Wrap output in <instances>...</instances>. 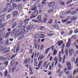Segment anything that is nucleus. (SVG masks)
Listing matches in <instances>:
<instances>
[{
    "label": "nucleus",
    "mask_w": 78,
    "mask_h": 78,
    "mask_svg": "<svg viewBox=\"0 0 78 78\" xmlns=\"http://www.w3.org/2000/svg\"><path fill=\"white\" fill-rule=\"evenodd\" d=\"M35 26L34 25H33L32 26H26V27L25 26H23L21 29V31H20V29H18L16 31V33L15 34V37H19L22 34H24V33H27L29 29L30 30L34 28V27Z\"/></svg>",
    "instance_id": "f257e3e1"
},
{
    "label": "nucleus",
    "mask_w": 78,
    "mask_h": 78,
    "mask_svg": "<svg viewBox=\"0 0 78 78\" xmlns=\"http://www.w3.org/2000/svg\"><path fill=\"white\" fill-rule=\"evenodd\" d=\"M55 2H50L48 4V5L49 6H53V9H55L57 8L58 4L57 3L55 4Z\"/></svg>",
    "instance_id": "f03ea898"
},
{
    "label": "nucleus",
    "mask_w": 78,
    "mask_h": 78,
    "mask_svg": "<svg viewBox=\"0 0 78 78\" xmlns=\"http://www.w3.org/2000/svg\"><path fill=\"white\" fill-rule=\"evenodd\" d=\"M37 19L38 20H36V19H33L32 20V22H34V23H36V22H38V23H41L42 20L41 19V16L39 15L37 17Z\"/></svg>",
    "instance_id": "7ed1b4c3"
},
{
    "label": "nucleus",
    "mask_w": 78,
    "mask_h": 78,
    "mask_svg": "<svg viewBox=\"0 0 78 78\" xmlns=\"http://www.w3.org/2000/svg\"><path fill=\"white\" fill-rule=\"evenodd\" d=\"M69 53L70 56H72V55H73V53H74V51H73V48H72L71 49H69Z\"/></svg>",
    "instance_id": "20e7f679"
},
{
    "label": "nucleus",
    "mask_w": 78,
    "mask_h": 78,
    "mask_svg": "<svg viewBox=\"0 0 78 78\" xmlns=\"http://www.w3.org/2000/svg\"><path fill=\"white\" fill-rule=\"evenodd\" d=\"M71 40H70V38H69V39L68 41V43H67L66 44V47H68V48H69L70 47V45H71Z\"/></svg>",
    "instance_id": "39448f33"
},
{
    "label": "nucleus",
    "mask_w": 78,
    "mask_h": 78,
    "mask_svg": "<svg viewBox=\"0 0 78 78\" xmlns=\"http://www.w3.org/2000/svg\"><path fill=\"white\" fill-rule=\"evenodd\" d=\"M19 14V12L17 11H14L13 12L12 15L13 17H16V16H17V15Z\"/></svg>",
    "instance_id": "423d86ee"
},
{
    "label": "nucleus",
    "mask_w": 78,
    "mask_h": 78,
    "mask_svg": "<svg viewBox=\"0 0 78 78\" xmlns=\"http://www.w3.org/2000/svg\"><path fill=\"white\" fill-rule=\"evenodd\" d=\"M63 41L62 40H61L60 41H58L57 43L56 44H58V46H61L62 44H63Z\"/></svg>",
    "instance_id": "0eeeda50"
},
{
    "label": "nucleus",
    "mask_w": 78,
    "mask_h": 78,
    "mask_svg": "<svg viewBox=\"0 0 78 78\" xmlns=\"http://www.w3.org/2000/svg\"><path fill=\"white\" fill-rule=\"evenodd\" d=\"M14 9V8L13 7H10L9 8V10L8 12H10L12 11Z\"/></svg>",
    "instance_id": "6e6552de"
},
{
    "label": "nucleus",
    "mask_w": 78,
    "mask_h": 78,
    "mask_svg": "<svg viewBox=\"0 0 78 78\" xmlns=\"http://www.w3.org/2000/svg\"><path fill=\"white\" fill-rule=\"evenodd\" d=\"M35 14V12H34L32 13V16L30 17V19H32L33 18H34V17H36L37 16V15H36V16H34Z\"/></svg>",
    "instance_id": "1a4fd4ad"
},
{
    "label": "nucleus",
    "mask_w": 78,
    "mask_h": 78,
    "mask_svg": "<svg viewBox=\"0 0 78 78\" xmlns=\"http://www.w3.org/2000/svg\"><path fill=\"white\" fill-rule=\"evenodd\" d=\"M51 49V47L48 48L46 50H45L44 53H45V54H47V53H48L49 51Z\"/></svg>",
    "instance_id": "9d476101"
},
{
    "label": "nucleus",
    "mask_w": 78,
    "mask_h": 78,
    "mask_svg": "<svg viewBox=\"0 0 78 78\" xmlns=\"http://www.w3.org/2000/svg\"><path fill=\"white\" fill-rule=\"evenodd\" d=\"M62 54H64V49H62V50L59 52V56H61L62 55Z\"/></svg>",
    "instance_id": "9b49d317"
},
{
    "label": "nucleus",
    "mask_w": 78,
    "mask_h": 78,
    "mask_svg": "<svg viewBox=\"0 0 78 78\" xmlns=\"http://www.w3.org/2000/svg\"><path fill=\"white\" fill-rule=\"evenodd\" d=\"M52 27L54 28H56V29L59 28V26L58 25H52Z\"/></svg>",
    "instance_id": "f8f14e48"
},
{
    "label": "nucleus",
    "mask_w": 78,
    "mask_h": 78,
    "mask_svg": "<svg viewBox=\"0 0 78 78\" xmlns=\"http://www.w3.org/2000/svg\"><path fill=\"white\" fill-rule=\"evenodd\" d=\"M30 20L29 19H26L24 21V22L25 23L24 25H27L28 23V22H27V21H29Z\"/></svg>",
    "instance_id": "ddd939ff"
},
{
    "label": "nucleus",
    "mask_w": 78,
    "mask_h": 78,
    "mask_svg": "<svg viewBox=\"0 0 78 78\" xmlns=\"http://www.w3.org/2000/svg\"><path fill=\"white\" fill-rule=\"evenodd\" d=\"M74 63L76 64H77L76 66V67H78V58H76Z\"/></svg>",
    "instance_id": "4468645a"
},
{
    "label": "nucleus",
    "mask_w": 78,
    "mask_h": 78,
    "mask_svg": "<svg viewBox=\"0 0 78 78\" xmlns=\"http://www.w3.org/2000/svg\"><path fill=\"white\" fill-rule=\"evenodd\" d=\"M43 63V61H40L38 65V67H41V66H42V64Z\"/></svg>",
    "instance_id": "2eb2a0df"
},
{
    "label": "nucleus",
    "mask_w": 78,
    "mask_h": 78,
    "mask_svg": "<svg viewBox=\"0 0 78 78\" xmlns=\"http://www.w3.org/2000/svg\"><path fill=\"white\" fill-rule=\"evenodd\" d=\"M39 56L38 58V60H39L40 58H41V54H40L39 52H38L37 54V57H38Z\"/></svg>",
    "instance_id": "dca6fc26"
},
{
    "label": "nucleus",
    "mask_w": 78,
    "mask_h": 78,
    "mask_svg": "<svg viewBox=\"0 0 78 78\" xmlns=\"http://www.w3.org/2000/svg\"><path fill=\"white\" fill-rule=\"evenodd\" d=\"M11 34V33L10 32H8L7 33L6 35H5V38H8V37L9 36V35H10Z\"/></svg>",
    "instance_id": "f3484780"
},
{
    "label": "nucleus",
    "mask_w": 78,
    "mask_h": 78,
    "mask_svg": "<svg viewBox=\"0 0 78 78\" xmlns=\"http://www.w3.org/2000/svg\"><path fill=\"white\" fill-rule=\"evenodd\" d=\"M5 60V58L3 57H0V61H3Z\"/></svg>",
    "instance_id": "a211bd4d"
},
{
    "label": "nucleus",
    "mask_w": 78,
    "mask_h": 78,
    "mask_svg": "<svg viewBox=\"0 0 78 78\" xmlns=\"http://www.w3.org/2000/svg\"><path fill=\"white\" fill-rule=\"evenodd\" d=\"M23 37H24V35H23L22 36H21L19 38H18V39L19 40V41H20V40H21V39H23Z\"/></svg>",
    "instance_id": "6ab92c4d"
},
{
    "label": "nucleus",
    "mask_w": 78,
    "mask_h": 78,
    "mask_svg": "<svg viewBox=\"0 0 78 78\" xmlns=\"http://www.w3.org/2000/svg\"><path fill=\"white\" fill-rule=\"evenodd\" d=\"M17 23H14L13 24L12 27V28H14L16 27V26H17Z\"/></svg>",
    "instance_id": "aec40b11"
},
{
    "label": "nucleus",
    "mask_w": 78,
    "mask_h": 78,
    "mask_svg": "<svg viewBox=\"0 0 78 78\" xmlns=\"http://www.w3.org/2000/svg\"><path fill=\"white\" fill-rule=\"evenodd\" d=\"M12 6L14 8H17V4L16 3H14L12 4Z\"/></svg>",
    "instance_id": "412c9836"
},
{
    "label": "nucleus",
    "mask_w": 78,
    "mask_h": 78,
    "mask_svg": "<svg viewBox=\"0 0 78 78\" xmlns=\"http://www.w3.org/2000/svg\"><path fill=\"white\" fill-rule=\"evenodd\" d=\"M8 75V71L6 70L4 72V76L5 77H6Z\"/></svg>",
    "instance_id": "4be33fe9"
},
{
    "label": "nucleus",
    "mask_w": 78,
    "mask_h": 78,
    "mask_svg": "<svg viewBox=\"0 0 78 78\" xmlns=\"http://www.w3.org/2000/svg\"><path fill=\"white\" fill-rule=\"evenodd\" d=\"M76 60V59H75V58L73 57L71 59V62H73V63H75V62Z\"/></svg>",
    "instance_id": "5701e85b"
},
{
    "label": "nucleus",
    "mask_w": 78,
    "mask_h": 78,
    "mask_svg": "<svg viewBox=\"0 0 78 78\" xmlns=\"http://www.w3.org/2000/svg\"><path fill=\"white\" fill-rule=\"evenodd\" d=\"M34 42H35V48H37V45H36V44H37V40H35L34 41Z\"/></svg>",
    "instance_id": "b1692460"
},
{
    "label": "nucleus",
    "mask_w": 78,
    "mask_h": 78,
    "mask_svg": "<svg viewBox=\"0 0 78 78\" xmlns=\"http://www.w3.org/2000/svg\"><path fill=\"white\" fill-rule=\"evenodd\" d=\"M47 61H44L43 63V67L44 68H45L47 65Z\"/></svg>",
    "instance_id": "393cba45"
},
{
    "label": "nucleus",
    "mask_w": 78,
    "mask_h": 78,
    "mask_svg": "<svg viewBox=\"0 0 78 78\" xmlns=\"http://www.w3.org/2000/svg\"><path fill=\"white\" fill-rule=\"evenodd\" d=\"M56 53H57V50H56V49H55L53 52V55H56Z\"/></svg>",
    "instance_id": "a878e982"
},
{
    "label": "nucleus",
    "mask_w": 78,
    "mask_h": 78,
    "mask_svg": "<svg viewBox=\"0 0 78 78\" xmlns=\"http://www.w3.org/2000/svg\"><path fill=\"white\" fill-rule=\"evenodd\" d=\"M71 66V63L70 62H67L66 63V66L67 67H69V66Z\"/></svg>",
    "instance_id": "bb28decb"
},
{
    "label": "nucleus",
    "mask_w": 78,
    "mask_h": 78,
    "mask_svg": "<svg viewBox=\"0 0 78 78\" xmlns=\"http://www.w3.org/2000/svg\"><path fill=\"white\" fill-rule=\"evenodd\" d=\"M47 0H43L42 2V4L44 5V4H45V3H47Z\"/></svg>",
    "instance_id": "cd10ccee"
},
{
    "label": "nucleus",
    "mask_w": 78,
    "mask_h": 78,
    "mask_svg": "<svg viewBox=\"0 0 78 78\" xmlns=\"http://www.w3.org/2000/svg\"><path fill=\"white\" fill-rule=\"evenodd\" d=\"M7 10H8V7H5L3 10L2 12H6Z\"/></svg>",
    "instance_id": "c85d7f7f"
},
{
    "label": "nucleus",
    "mask_w": 78,
    "mask_h": 78,
    "mask_svg": "<svg viewBox=\"0 0 78 78\" xmlns=\"http://www.w3.org/2000/svg\"><path fill=\"white\" fill-rule=\"evenodd\" d=\"M10 17H11V15H10V14L6 16V17L5 18V20H7V19H9V18H10Z\"/></svg>",
    "instance_id": "c756f323"
},
{
    "label": "nucleus",
    "mask_w": 78,
    "mask_h": 78,
    "mask_svg": "<svg viewBox=\"0 0 78 78\" xmlns=\"http://www.w3.org/2000/svg\"><path fill=\"white\" fill-rule=\"evenodd\" d=\"M11 65L12 66H13L14 65V61H13V60L11 61Z\"/></svg>",
    "instance_id": "7c9ffc66"
},
{
    "label": "nucleus",
    "mask_w": 78,
    "mask_h": 78,
    "mask_svg": "<svg viewBox=\"0 0 78 78\" xmlns=\"http://www.w3.org/2000/svg\"><path fill=\"white\" fill-rule=\"evenodd\" d=\"M19 48H20V46H18L16 48V53H17L18 51H19Z\"/></svg>",
    "instance_id": "2f4dec72"
},
{
    "label": "nucleus",
    "mask_w": 78,
    "mask_h": 78,
    "mask_svg": "<svg viewBox=\"0 0 78 78\" xmlns=\"http://www.w3.org/2000/svg\"><path fill=\"white\" fill-rule=\"evenodd\" d=\"M37 9V6H35L34 7L32 8V9H31L32 11H34Z\"/></svg>",
    "instance_id": "473e14b6"
},
{
    "label": "nucleus",
    "mask_w": 78,
    "mask_h": 78,
    "mask_svg": "<svg viewBox=\"0 0 78 78\" xmlns=\"http://www.w3.org/2000/svg\"><path fill=\"white\" fill-rule=\"evenodd\" d=\"M1 65H2V63H0V66H1ZM5 67H0V70H3L4 69V68Z\"/></svg>",
    "instance_id": "72a5a7b5"
},
{
    "label": "nucleus",
    "mask_w": 78,
    "mask_h": 78,
    "mask_svg": "<svg viewBox=\"0 0 78 78\" xmlns=\"http://www.w3.org/2000/svg\"><path fill=\"white\" fill-rule=\"evenodd\" d=\"M65 55H66V56H68V50L67 49L65 50Z\"/></svg>",
    "instance_id": "f704fd0d"
},
{
    "label": "nucleus",
    "mask_w": 78,
    "mask_h": 78,
    "mask_svg": "<svg viewBox=\"0 0 78 78\" xmlns=\"http://www.w3.org/2000/svg\"><path fill=\"white\" fill-rule=\"evenodd\" d=\"M6 25H7V23H5L3 24L2 26H1V27H4Z\"/></svg>",
    "instance_id": "c9c22d12"
},
{
    "label": "nucleus",
    "mask_w": 78,
    "mask_h": 78,
    "mask_svg": "<svg viewBox=\"0 0 78 78\" xmlns=\"http://www.w3.org/2000/svg\"><path fill=\"white\" fill-rule=\"evenodd\" d=\"M76 13V12L75 11L72 12L71 13V14H72V15H74V14H75Z\"/></svg>",
    "instance_id": "e433bc0d"
},
{
    "label": "nucleus",
    "mask_w": 78,
    "mask_h": 78,
    "mask_svg": "<svg viewBox=\"0 0 78 78\" xmlns=\"http://www.w3.org/2000/svg\"><path fill=\"white\" fill-rule=\"evenodd\" d=\"M8 61H5V62L4 64L6 66H8Z\"/></svg>",
    "instance_id": "4c0bfd02"
},
{
    "label": "nucleus",
    "mask_w": 78,
    "mask_h": 78,
    "mask_svg": "<svg viewBox=\"0 0 78 78\" xmlns=\"http://www.w3.org/2000/svg\"><path fill=\"white\" fill-rule=\"evenodd\" d=\"M52 11H53V10L52 9H49L48 11V13H50V12H52Z\"/></svg>",
    "instance_id": "58836bf2"
},
{
    "label": "nucleus",
    "mask_w": 78,
    "mask_h": 78,
    "mask_svg": "<svg viewBox=\"0 0 78 78\" xmlns=\"http://www.w3.org/2000/svg\"><path fill=\"white\" fill-rule=\"evenodd\" d=\"M47 21V19L46 17H44V23H45Z\"/></svg>",
    "instance_id": "ea45409f"
},
{
    "label": "nucleus",
    "mask_w": 78,
    "mask_h": 78,
    "mask_svg": "<svg viewBox=\"0 0 78 78\" xmlns=\"http://www.w3.org/2000/svg\"><path fill=\"white\" fill-rule=\"evenodd\" d=\"M67 67L68 69V70H72V69L71 66H67Z\"/></svg>",
    "instance_id": "a19ab883"
},
{
    "label": "nucleus",
    "mask_w": 78,
    "mask_h": 78,
    "mask_svg": "<svg viewBox=\"0 0 78 78\" xmlns=\"http://www.w3.org/2000/svg\"><path fill=\"white\" fill-rule=\"evenodd\" d=\"M40 36V35L39 34H37L34 37L35 38H37V37H39Z\"/></svg>",
    "instance_id": "79ce46f5"
},
{
    "label": "nucleus",
    "mask_w": 78,
    "mask_h": 78,
    "mask_svg": "<svg viewBox=\"0 0 78 78\" xmlns=\"http://www.w3.org/2000/svg\"><path fill=\"white\" fill-rule=\"evenodd\" d=\"M19 24L20 25H21V26H22V25L23 24V21H21L20 22Z\"/></svg>",
    "instance_id": "37998d69"
},
{
    "label": "nucleus",
    "mask_w": 78,
    "mask_h": 78,
    "mask_svg": "<svg viewBox=\"0 0 78 78\" xmlns=\"http://www.w3.org/2000/svg\"><path fill=\"white\" fill-rule=\"evenodd\" d=\"M53 23V20H51L49 21L48 22V23H50V24H51V23Z\"/></svg>",
    "instance_id": "c03bdc74"
},
{
    "label": "nucleus",
    "mask_w": 78,
    "mask_h": 78,
    "mask_svg": "<svg viewBox=\"0 0 78 78\" xmlns=\"http://www.w3.org/2000/svg\"><path fill=\"white\" fill-rule=\"evenodd\" d=\"M0 18L4 19H5L4 18L5 17V15H2L1 16V17H0Z\"/></svg>",
    "instance_id": "a18cd8bd"
},
{
    "label": "nucleus",
    "mask_w": 78,
    "mask_h": 78,
    "mask_svg": "<svg viewBox=\"0 0 78 78\" xmlns=\"http://www.w3.org/2000/svg\"><path fill=\"white\" fill-rule=\"evenodd\" d=\"M6 5L7 7H10V6H11V4L10 3H7L6 4Z\"/></svg>",
    "instance_id": "49530a36"
},
{
    "label": "nucleus",
    "mask_w": 78,
    "mask_h": 78,
    "mask_svg": "<svg viewBox=\"0 0 78 78\" xmlns=\"http://www.w3.org/2000/svg\"><path fill=\"white\" fill-rule=\"evenodd\" d=\"M50 64V63H48V64L45 67L46 69H48V66H49Z\"/></svg>",
    "instance_id": "de8ad7c7"
},
{
    "label": "nucleus",
    "mask_w": 78,
    "mask_h": 78,
    "mask_svg": "<svg viewBox=\"0 0 78 78\" xmlns=\"http://www.w3.org/2000/svg\"><path fill=\"white\" fill-rule=\"evenodd\" d=\"M17 9L18 10H20L22 9V6H20L17 7Z\"/></svg>",
    "instance_id": "09e8293b"
},
{
    "label": "nucleus",
    "mask_w": 78,
    "mask_h": 78,
    "mask_svg": "<svg viewBox=\"0 0 78 78\" xmlns=\"http://www.w3.org/2000/svg\"><path fill=\"white\" fill-rule=\"evenodd\" d=\"M37 7H38V8H40L41 9V8H42V7H43V6H41V5H40L39 4H38L37 5Z\"/></svg>",
    "instance_id": "8fccbe9b"
},
{
    "label": "nucleus",
    "mask_w": 78,
    "mask_h": 78,
    "mask_svg": "<svg viewBox=\"0 0 78 78\" xmlns=\"http://www.w3.org/2000/svg\"><path fill=\"white\" fill-rule=\"evenodd\" d=\"M69 78H74V76H73L72 75V74H69Z\"/></svg>",
    "instance_id": "3c124183"
},
{
    "label": "nucleus",
    "mask_w": 78,
    "mask_h": 78,
    "mask_svg": "<svg viewBox=\"0 0 78 78\" xmlns=\"http://www.w3.org/2000/svg\"><path fill=\"white\" fill-rule=\"evenodd\" d=\"M73 30H70V34H69V36H70V35H71V34H72V33H73Z\"/></svg>",
    "instance_id": "603ef678"
},
{
    "label": "nucleus",
    "mask_w": 78,
    "mask_h": 78,
    "mask_svg": "<svg viewBox=\"0 0 78 78\" xmlns=\"http://www.w3.org/2000/svg\"><path fill=\"white\" fill-rule=\"evenodd\" d=\"M72 2V0H71L70 1H69L68 2H67L66 3V4L67 5H68V4H70V3H71Z\"/></svg>",
    "instance_id": "864d4df0"
},
{
    "label": "nucleus",
    "mask_w": 78,
    "mask_h": 78,
    "mask_svg": "<svg viewBox=\"0 0 78 78\" xmlns=\"http://www.w3.org/2000/svg\"><path fill=\"white\" fill-rule=\"evenodd\" d=\"M59 61H60V62H61V60H62V58L59 56Z\"/></svg>",
    "instance_id": "5fc2aeb1"
},
{
    "label": "nucleus",
    "mask_w": 78,
    "mask_h": 78,
    "mask_svg": "<svg viewBox=\"0 0 78 78\" xmlns=\"http://www.w3.org/2000/svg\"><path fill=\"white\" fill-rule=\"evenodd\" d=\"M44 45H41V47H40L41 50H42V49H43V48H44Z\"/></svg>",
    "instance_id": "6e6d98bb"
},
{
    "label": "nucleus",
    "mask_w": 78,
    "mask_h": 78,
    "mask_svg": "<svg viewBox=\"0 0 78 78\" xmlns=\"http://www.w3.org/2000/svg\"><path fill=\"white\" fill-rule=\"evenodd\" d=\"M29 69H30V75H32V74H33V72H32V70H31V68L30 67V68H29Z\"/></svg>",
    "instance_id": "4d7b16f0"
},
{
    "label": "nucleus",
    "mask_w": 78,
    "mask_h": 78,
    "mask_svg": "<svg viewBox=\"0 0 78 78\" xmlns=\"http://www.w3.org/2000/svg\"><path fill=\"white\" fill-rule=\"evenodd\" d=\"M24 64H27V63H28V62L27 60H26L24 61Z\"/></svg>",
    "instance_id": "13d9d810"
},
{
    "label": "nucleus",
    "mask_w": 78,
    "mask_h": 78,
    "mask_svg": "<svg viewBox=\"0 0 78 78\" xmlns=\"http://www.w3.org/2000/svg\"><path fill=\"white\" fill-rule=\"evenodd\" d=\"M61 5H62V6H64V5H65L64 2H62L61 3Z\"/></svg>",
    "instance_id": "bf43d9fd"
},
{
    "label": "nucleus",
    "mask_w": 78,
    "mask_h": 78,
    "mask_svg": "<svg viewBox=\"0 0 78 78\" xmlns=\"http://www.w3.org/2000/svg\"><path fill=\"white\" fill-rule=\"evenodd\" d=\"M67 14L66 12H63L62 13V15H63V16H66Z\"/></svg>",
    "instance_id": "052dcab7"
},
{
    "label": "nucleus",
    "mask_w": 78,
    "mask_h": 78,
    "mask_svg": "<svg viewBox=\"0 0 78 78\" xmlns=\"http://www.w3.org/2000/svg\"><path fill=\"white\" fill-rule=\"evenodd\" d=\"M14 2H15V1H14V0H12L10 2V3H11V4H12V3H14Z\"/></svg>",
    "instance_id": "680f3d73"
},
{
    "label": "nucleus",
    "mask_w": 78,
    "mask_h": 78,
    "mask_svg": "<svg viewBox=\"0 0 78 78\" xmlns=\"http://www.w3.org/2000/svg\"><path fill=\"white\" fill-rule=\"evenodd\" d=\"M47 35L48 36H52L53 35V34H47Z\"/></svg>",
    "instance_id": "e2e57ef3"
},
{
    "label": "nucleus",
    "mask_w": 78,
    "mask_h": 78,
    "mask_svg": "<svg viewBox=\"0 0 78 78\" xmlns=\"http://www.w3.org/2000/svg\"><path fill=\"white\" fill-rule=\"evenodd\" d=\"M74 33H78V29H76L74 30Z\"/></svg>",
    "instance_id": "0e129e2a"
},
{
    "label": "nucleus",
    "mask_w": 78,
    "mask_h": 78,
    "mask_svg": "<svg viewBox=\"0 0 78 78\" xmlns=\"http://www.w3.org/2000/svg\"><path fill=\"white\" fill-rule=\"evenodd\" d=\"M16 29H14V30H13L12 31V33L14 34V33H15V32H16Z\"/></svg>",
    "instance_id": "69168bd1"
},
{
    "label": "nucleus",
    "mask_w": 78,
    "mask_h": 78,
    "mask_svg": "<svg viewBox=\"0 0 78 78\" xmlns=\"http://www.w3.org/2000/svg\"><path fill=\"white\" fill-rule=\"evenodd\" d=\"M34 66L35 67H36L37 66V62H35L34 64Z\"/></svg>",
    "instance_id": "338daca9"
},
{
    "label": "nucleus",
    "mask_w": 78,
    "mask_h": 78,
    "mask_svg": "<svg viewBox=\"0 0 78 78\" xmlns=\"http://www.w3.org/2000/svg\"><path fill=\"white\" fill-rule=\"evenodd\" d=\"M58 64V61H55V66H56Z\"/></svg>",
    "instance_id": "774afa93"
}]
</instances>
